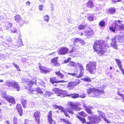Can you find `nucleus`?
<instances>
[{"label":"nucleus","mask_w":124,"mask_h":124,"mask_svg":"<svg viewBox=\"0 0 124 124\" xmlns=\"http://www.w3.org/2000/svg\"><path fill=\"white\" fill-rule=\"evenodd\" d=\"M79 94H73L71 95V97L73 98H76L78 97L79 96Z\"/></svg>","instance_id":"39"},{"label":"nucleus","mask_w":124,"mask_h":124,"mask_svg":"<svg viewBox=\"0 0 124 124\" xmlns=\"http://www.w3.org/2000/svg\"><path fill=\"white\" fill-rule=\"evenodd\" d=\"M19 121H18V122H16V123H14V124H21L20 123H19Z\"/></svg>","instance_id":"60"},{"label":"nucleus","mask_w":124,"mask_h":124,"mask_svg":"<svg viewBox=\"0 0 124 124\" xmlns=\"http://www.w3.org/2000/svg\"><path fill=\"white\" fill-rule=\"evenodd\" d=\"M4 17L2 15H0V21L3 19Z\"/></svg>","instance_id":"58"},{"label":"nucleus","mask_w":124,"mask_h":124,"mask_svg":"<svg viewBox=\"0 0 124 124\" xmlns=\"http://www.w3.org/2000/svg\"><path fill=\"white\" fill-rule=\"evenodd\" d=\"M21 103L23 107L24 108H26L27 107V105L28 104V101L23 100L22 101Z\"/></svg>","instance_id":"24"},{"label":"nucleus","mask_w":124,"mask_h":124,"mask_svg":"<svg viewBox=\"0 0 124 124\" xmlns=\"http://www.w3.org/2000/svg\"><path fill=\"white\" fill-rule=\"evenodd\" d=\"M80 41V42L79 43H81L83 45H84V42L83 40L81 39Z\"/></svg>","instance_id":"56"},{"label":"nucleus","mask_w":124,"mask_h":124,"mask_svg":"<svg viewBox=\"0 0 124 124\" xmlns=\"http://www.w3.org/2000/svg\"><path fill=\"white\" fill-rule=\"evenodd\" d=\"M87 7L92 8L93 6V3L91 0H89L87 3Z\"/></svg>","instance_id":"25"},{"label":"nucleus","mask_w":124,"mask_h":124,"mask_svg":"<svg viewBox=\"0 0 124 124\" xmlns=\"http://www.w3.org/2000/svg\"><path fill=\"white\" fill-rule=\"evenodd\" d=\"M50 81L54 85V86H56L57 85L54 84L55 83H64L66 82L67 81H65L64 80H61L58 81L56 80V77H52L50 78Z\"/></svg>","instance_id":"10"},{"label":"nucleus","mask_w":124,"mask_h":124,"mask_svg":"<svg viewBox=\"0 0 124 124\" xmlns=\"http://www.w3.org/2000/svg\"><path fill=\"white\" fill-rule=\"evenodd\" d=\"M103 119L107 123H111V121H109V120L107 119L106 118H104Z\"/></svg>","instance_id":"50"},{"label":"nucleus","mask_w":124,"mask_h":124,"mask_svg":"<svg viewBox=\"0 0 124 124\" xmlns=\"http://www.w3.org/2000/svg\"><path fill=\"white\" fill-rule=\"evenodd\" d=\"M22 82L23 83H26L28 86L29 92V93L33 94L32 96L34 98H37L38 96V93L40 94H43L44 92L42 91L39 88H36L34 89H30L32 87L33 85H35L36 83V78H34L32 80L29 81V80L26 79H22ZM27 86H25V87Z\"/></svg>","instance_id":"1"},{"label":"nucleus","mask_w":124,"mask_h":124,"mask_svg":"<svg viewBox=\"0 0 124 124\" xmlns=\"http://www.w3.org/2000/svg\"><path fill=\"white\" fill-rule=\"evenodd\" d=\"M77 63L79 67L80 70V73L78 77L81 78L83 76V72L84 71V70L83 66L81 64H79L78 62H77Z\"/></svg>","instance_id":"16"},{"label":"nucleus","mask_w":124,"mask_h":124,"mask_svg":"<svg viewBox=\"0 0 124 124\" xmlns=\"http://www.w3.org/2000/svg\"><path fill=\"white\" fill-rule=\"evenodd\" d=\"M79 120L82 122V123H85L86 122V120L84 118L81 117Z\"/></svg>","instance_id":"46"},{"label":"nucleus","mask_w":124,"mask_h":124,"mask_svg":"<svg viewBox=\"0 0 124 124\" xmlns=\"http://www.w3.org/2000/svg\"><path fill=\"white\" fill-rule=\"evenodd\" d=\"M70 105L71 108L74 110H79L81 109L80 108L78 107L77 105L75 104L73 102H70Z\"/></svg>","instance_id":"14"},{"label":"nucleus","mask_w":124,"mask_h":124,"mask_svg":"<svg viewBox=\"0 0 124 124\" xmlns=\"http://www.w3.org/2000/svg\"><path fill=\"white\" fill-rule=\"evenodd\" d=\"M87 86L89 88L87 89V92L90 97L99 98L101 95L104 92V90L102 89L99 90L94 88L90 84L87 85Z\"/></svg>","instance_id":"3"},{"label":"nucleus","mask_w":124,"mask_h":124,"mask_svg":"<svg viewBox=\"0 0 124 124\" xmlns=\"http://www.w3.org/2000/svg\"><path fill=\"white\" fill-rule=\"evenodd\" d=\"M68 52V49L66 47L61 48L59 50V53L62 54H65L67 53Z\"/></svg>","instance_id":"17"},{"label":"nucleus","mask_w":124,"mask_h":124,"mask_svg":"<svg viewBox=\"0 0 124 124\" xmlns=\"http://www.w3.org/2000/svg\"><path fill=\"white\" fill-rule=\"evenodd\" d=\"M99 114L100 116L102 117V118H103V119L104 118L105 116L104 115L102 112L101 111H99Z\"/></svg>","instance_id":"42"},{"label":"nucleus","mask_w":124,"mask_h":124,"mask_svg":"<svg viewBox=\"0 0 124 124\" xmlns=\"http://www.w3.org/2000/svg\"><path fill=\"white\" fill-rule=\"evenodd\" d=\"M80 96L82 98H83L85 97V95H80Z\"/></svg>","instance_id":"62"},{"label":"nucleus","mask_w":124,"mask_h":124,"mask_svg":"<svg viewBox=\"0 0 124 124\" xmlns=\"http://www.w3.org/2000/svg\"><path fill=\"white\" fill-rule=\"evenodd\" d=\"M121 21L118 20L112 24V25L109 28V29L114 32L119 30L122 31L124 28V26L123 24H121Z\"/></svg>","instance_id":"4"},{"label":"nucleus","mask_w":124,"mask_h":124,"mask_svg":"<svg viewBox=\"0 0 124 124\" xmlns=\"http://www.w3.org/2000/svg\"><path fill=\"white\" fill-rule=\"evenodd\" d=\"M88 118L90 122L95 124L99 123L101 121L100 117L96 115L88 117Z\"/></svg>","instance_id":"8"},{"label":"nucleus","mask_w":124,"mask_h":124,"mask_svg":"<svg viewBox=\"0 0 124 124\" xmlns=\"http://www.w3.org/2000/svg\"><path fill=\"white\" fill-rule=\"evenodd\" d=\"M52 111H50L48 113V120L49 124H55V122L53 120L52 117Z\"/></svg>","instance_id":"15"},{"label":"nucleus","mask_w":124,"mask_h":124,"mask_svg":"<svg viewBox=\"0 0 124 124\" xmlns=\"http://www.w3.org/2000/svg\"><path fill=\"white\" fill-rule=\"evenodd\" d=\"M70 65L73 67L76 66H77V64L76 63L72 61H70Z\"/></svg>","instance_id":"40"},{"label":"nucleus","mask_w":124,"mask_h":124,"mask_svg":"<svg viewBox=\"0 0 124 124\" xmlns=\"http://www.w3.org/2000/svg\"><path fill=\"white\" fill-rule=\"evenodd\" d=\"M43 7L42 5H40L39 7V8L40 10H42L43 9Z\"/></svg>","instance_id":"53"},{"label":"nucleus","mask_w":124,"mask_h":124,"mask_svg":"<svg viewBox=\"0 0 124 124\" xmlns=\"http://www.w3.org/2000/svg\"><path fill=\"white\" fill-rule=\"evenodd\" d=\"M79 84V82H73L71 81L69 83V84L67 86V87L69 89H71L74 88L76 85Z\"/></svg>","instance_id":"13"},{"label":"nucleus","mask_w":124,"mask_h":124,"mask_svg":"<svg viewBox=\"0 0 124 124\" xmlns=\"http://www.w3.org/2000/svg\"><path fill=\"white\" fill-rule=\"evenodd\" d=\"M5 57V56L4 54H0V59H3Z\"/></svg>","instance_id":"51"},{"label":"nucleus","mask_w":124,"mask_h":124,"mask_svg":"<svg viewBox=\"0 0 124 124\" xmlns=\"http://www.w3.org/2000/svg\"><path fill=\"white\" fill-rule=\"evenodd\" d=\"M87 27L86 25H83V24H80L78 26V28L80 29H83L86 28Z\"/></svg>","instance_id":"30"},{"label":"nucleus","mask_w":124,"mask_h":124,"mask_svg":"<svg viewBox=\"0 0 124 124\" xmlns=\"http://www.w3.org/2000/svg\"><path fill=\"white\" fill-rule=\"evenodd\" d=\"M17 31V30L15 28H13L11 29V32L12 33H15Z\"/></svg>","instance_id":"49"},{"label":"nucleus","mask_w":124,"mask_h":124,"mask_svg":"<svg viewBox=\"0 0 124 124\" xmlns=\"http://www.w3.org/2000/svg\"><path fill=\"white\" fill-rule=\"evenodd\" d=\"M85 109L88 113H91V111L90 108H86Z\"/></svg>","instance_id":"47"},{"label":"nucleus","mask_w":124,"mask_h":124,"mask_svg":"<svg viewBox=\"0 0 124 124\" xmlns=\"http://www.w3.org/2000/svg\"><path fill=\"white\" fill-rule=\"evenodd\" d=\"M43 18L44 20L48 22L50 19V17L49 16L47 15L44 16Z\"/></svg>","instance_id":"34"},{"label":"nucleus","mask_w":124,"mask_h":124,"mask_svg":"<svg viewBox=\"0 0 124 124\" xmlns=\"http://www.w3.org/2000/svg\"><path fill=\"white\" fill-rule=\"evenodd\" d=\"M108 47V45L105 44L104 41L101 40L95 41L93 46L94 51L101 56L106 52L107 49Z\"/></svg>","instance_id":"2"},{"label":"nucleus","mask_w":124,"mask_h":124,"mask_svg":"<svg viewBox=\"0 0 124 124\" xmlns=\"http://www.w3.org/2000/svg\"><path fill=\"white\" fill-rule=\"evenodd\" d=\"M83 80L85 81L90 82L91 81V80L89 78H83Z\"/></svg>","instance_id":"43"},{"label":"nucleus","mask_w":124,"mask_h":124,"mask_svg":"<svg viewBox=\"0 0 124 124\" xmlns=\"http://www.w3.org/2000/svg\"><path fill=\"white\" fill-rule=\"evenodd\" d=\"M60 120H61L62 122L66 124H71L69 122V121H66V119L62 118L60 119Z\"/></svg>","instance_id":"37"},{"label":"nucleus","mask_w":124,"mask_h":124,"mask_svg":"<svg viewBox=\"0 0 124 124\" xmlns=\"http://www.w3.org/2000/svg\"><path fill=\"white\" fill-rule=\"evenodd\" d=\"M85 33L87 36H90L93 34V31L91 29L85 31Z\"/></svg>","instance_id":"19"},{"label":"nucleus","mask_w":124,"mask_h":124,"mask_svg":"<svg viewBox=\"0 0 124 124\" xmlns=\"http://www.w3.org/2000/svg\"><path fill=\"white\" fill-rule=\"evenodd\" d=\"M64 114H65V116L67 117H69L68 116V115L67 113L66 112H64Z\"/></svg>","instance_id":"61"},{"label":"nucleus","mask_w":124,"mask_h":124,"mask_svg":"<svg viewBox=\"0 0 124 124\" xmlns=\"http://www.w3.org/2000/svg\"><path fill=\"white\" fill-rule=\"evenodd\" d=\"M53 90L54 93L57 94V96H59L61 97H62L66 96L65 93H66L65 91H62L59 89L55 88H54Z\"/></svg>","instance_id":"9"},{"label":"nucleus","mask_w":124,"mask_h":124,"mask_svg":"<svg viewBox=\"0 0 124 124\" xmlns=\"http://www.w3.org/2000/svg\"><path fill=\"white\" fill-rule=\"evenodd\" d=\"M43 94L45 95L48 96V97H49L52 94V93L49 91H46L45 92H44Z\"/></svg>","instance_id":"35"},{"label":"nucleus","mask_w":124,"mask_h":124,"mask_svg":"<svg viewBox=\"0 0 124 124\" xmlns=\"http://www.w3.org/2000/svg\"><path fill=\"white\" fill-rule=\"evenodd\" d=\"M5 27L7 30H8L9 28H10L12 27V24L9 22H7L5 23Z\"/></svg>","instance_id":"23"},{"label":"nucleus","mask_w":124,"mask_h":124,"mask_svg":"<svg viewBox=\"0 0 124 124\" xmlns=\"http://www.w3.org/2000/svg\"><path fill=\"white\" fill-rule=\"evenodd\" d=\"M6 39L8 41H11V39L9 36H8V37L6 38Z\"/></svg>","instance_id":"55"},{"label":"nucleus","mask_w":124,"mask_h":124,"mask_svg":"<svg viewBox=\"0 0 124 124\" xmlns=\"http://www.w3.org/2000/svg\"><path fill=\"white\" fill-rule=\"evenodd\" d=\"M19 39L18 40L17 42V46L18 47L22 46L23 45V42L21 39V36H19Z\"/></svg>","instance_id":"21"},{"label":"nucleus","mask_w":124,"mask_h":124,"mask_svg":"<svg viewBox=\"0 0 124 124\" xmlns=\"http://www.w3.org/2000/svg\"><path fill=\"white\" fill-rule=\"evenodd\" d=\"M39 82H38V84L44 87H45V85L44 82L41 80H39Z\"/></svg>","instance_id":"33"},{"label":"nucleus","mask_w":124,"mask_h":124,"mask_svg":"<svg viewBox=\"0 0 124 124\" xmlns=\"http://www.w3.org/2000/svg\"><path fill=\"white\" fill-rule=\"evenodd\" d=\"M12 64L17 69H19L18 66L16 64L14 63H13Z\"/></svg>","instance_id":"52"},{"label":"nucleus","mask_w":124,"mask_h":124,"mask_svg":"<svg viewBox=\"0 0 124 124\" xmlns=\"http://www.w3.org/2000/svg\"><path fill=\"white\" fill-rule=\"evenodd\" d=\"M68 112L69 113H71V114H73V111L70 110H68Z\"/></svg>","instance_id":"57"},{"label":"nucleus","mask_w":124,"mask_h":124,"mask_svg":"<svg viewBox=\"0 0 124 124\" xmlns=\"http://www.w3.org/2000/svg\"><path fill=\"white\" fill-rule=\"evenodd\" d=\"M116 9L114 7H111L108 10L109 14L112 15L114 14L116 12Z\"/></svg>","instance_id":"20"},{"label":"nucleus","mask_w":124,"mask_h":124,"mask_svg":"<svg viewBox=\"0 0 124 124\" xmlns=\"http://www.w3.org/2000/svg\"><path fill=\"white\" fill-rule=\"evenodd\" d=\"M93 19V17L92 16H90L87 18V19L89 21H92Z\"/></svg>","instance_id":"45"},{"label":"nucleus","mask_w":124,"mask_h":124,"mask_svg":"<svg viewBox=\"0 0 124 124\" xmlns=\"http://www.w3.org/2000/svg\"><path fill=\"white\" fill-rule=\"evenodd\" d=\"M63 74L65 73L66 74V75H67V74H70V75H71L72 76H76L77 75L75 73H66V72H65V71H63Z\"/></svg>","instance_id":"41"},{"label":"nucleus","mask_w":124,"mask_h":124,"mask_svg":"<svg viewBox=\"0 0 124 124\" xmlns=\"http://www.w3.org/2000/svg\"><path fill=\"white\" fill-rule=\"evenodd\" d=\"M69 61H68V60L67 59V60H65L64 61V62L65 63H67Z\"/></svg>","instance_id":"63"},{"label":"nucleus","mask_w":124,"mask_h":124,"mask_svg":"<svg viewBox=\"0 0 124 124\" xmlns=\"http://www.w3.org/2000/svg\"><path fill=\"white\" fill-rule=\"evenodd\" d=\"M13 121V123H16V122H17V118L15 117H14Z\"/></svg>","instance_id":"54"},{"label":"nucleus","mask_w":124,"mask_h":124,"mask_svg":"<svg viewBox=\"0 0 124 124\" xmlns=\"http://www.w3.org/2000/svg\"><path fill=\"white\" fill-rule=\"evenodd\" d=\"M78 113L79 115L83 116L85 117L86 116V114H85L83 111H82L81 112L79 113Z\"/></svg>","instance_id":"48"},{"label":"nucleus","mask_w":124,"mask_h":124,"mask_svg":"<svg viewBox=\"0 0 124 124\" xmlns=\"http://www.w3.org/2000/svg\"><path fill=\"white\" fill-rule=\"evenodd\" d=\"M51 61L53 63L52 65L53 66H57L59 64L57 63V59L56 58H54L52 59Z\"/></svg>","instance_id":"27"},{"label":"nucleus","mask_w":124,"mask_h":124,"mask_svg":"<svg viewBox=\"0 0 124 124\" xmlns=\"http://www.w3.org/2000/svg\"><path fill=\"white\" fill-rule=\"evenodd\" d=\"M96 63L95 62H90L86 66V70L91 74L94 73L95 71Z\"/></svg>","instance_id":"6"},{"label":"nucleus","mask_w":124,"mask_h":124,"mask_svg":"<svg viewBox=\"0 0 124 124\" xmlns=\"http://www.w3.org/2000/svg\"><path fill=\"white\" fill-rule=\"evenodd\" d=\"M40 69L43 72L46 73L48 72L46 68L45 67L43 66L41 67L40 68Z\"/></svg>","instance_id":"32"},{"label":"nucleus","mask_w":124,"mask_h":124,"mask_svg":"<svg viewBox=\"0 0 124 124\" xmlns=\"http://www.w3.org/2000/svg\"><path fill=\"white\" fill-rule=\"evenodd\" d=\"M39 1L41 3H43L45 2V0H39Z\"/></svg>","instance_id":"59"},{"label":"nucleus","mask_w":124,"mask_h":124,"mask_svg":"<svg viewBox=\"0 0 124 124\" xmlns=\"http://www.w3.org/2000/svg\"><path fill=\"white\" fill-rule=\"evenodd\" d=\"M55 74L58 76L60 77L61 79H63L64 76V75L62 74L60 72V71L58 72H55Z\"/></svg>","instance_id":"26"},{"label":"nucleus","mask_w":124,"mask_h":124,"mask_svg":"<svg viewBox=\"0 0 124 124\" xmlns=\"http://www.w3.org/2000/svg\"><path fill=\"white\" fill-rule=\"evenodd\" d=\"M6 123L7 124H9L10 123L9 121H6Z\"/></svg>","instance_id":"64"},{"label":"nucleus","mask_w":124,"mask_h":124,"mask_svg":"<svg viewBox=\"0 0 124 124\" xmlns=\"http://www.w3.org/2000/svg\"><path fill=\"white\" fill-rule=\"evenodd\" d=\"M112 42L111 43V46L115 49H117L116 43L118 41L120 42H124V33L122 36L120 35L116 36L112 39Z\"/></svg>","instance_id":"5"},{"label":"nucleus","mask_w":124,"mask_h":124,"mask_svg":"<svg viewBox=\"0 0 124 124\" xmlns=\"http://www.w3.org/2000/svg\"><path fill=\"white\" fill-rule=\"evenodd\" d=\"M116 61L117 65L120 70L122 68V62L120 60L118 59H116Z\"/></svg>","instance_id":"22"},{"label":"nucleus","mask_w":124,"mask_h":124,"mask_svg":"<svg viewBox=\"0 0 124 124\" xmlns=\"http://www.w3.org/2000/svg\"><path fill=\"white\" fill-rule=\"evenodd\" d=\"M105 22L104 21H102L100 22L99 25L100 26L104 27L105 26Z\"/></svg>","instance_id":"36"},{"label":"nucleus","mask_w":124,"mask_h":124,"mask_svg":"<svg viewBox=\"0 0 124 124\" xmlns=\"http://www.w3.org/2000/svg\"><path fill=\"white\" fill-rule=\"evenodd\" d=\"M40 112L39 111H37L34 112L33 116L35 118L36 121L38 124L40 123Z\"/></svg>","instance_id":"11"},{"label":"nucleus","mask_w":124,"mask_h":124,"mask_svg":"<svg viewBox=\"0 0 124 124\" xmlns=\"http://www.w3.org/2000/svg\"><path fill=\"white\" fill-rule=\"evenodd\" d=\"M117 93V94L122 97L124 101V94H122L118 91Z\"/></svg>","instance_id":"44"},{"label":"nucleus","mask_w":124,"mask_h":124,"mask_svg":"<svg viewBox=\"0 0 124 124\" xmlns=\"http://www.w3.org/2000/svg\"><path fill=\"white\" fill-rule=\"evenodd\" d=\"M80 38H77L76 39L74 42V44L75 45H77V44L79 43L80 42Z\"/></svg>","instance_id":"31"},{"label":"nucleus","mask_w":124,"mask_h":124,"mask_svg":"<svg viewBox=\"0 0 124 124\" xmlns=\"http://www.w3.org/2000/svg\"><path fill=\"white\" fill-rule=\"evenodd\" d=\"M102 8L101 5H99V6H97L95 10H100Z\"/></svg>","instance_id":"38"},{"label":"nucleus","mask_w":124,"mask_h":124,"mask_svg":"<svg viewBox=\"0 0 124 124\" xmlns=\"http://www.w3.org/2000/svg\"><path fill=\"white\" fill-rule=\"evenodd\" d=\"M54 107L55 108H58L59 109L61 110L62 112H64V108L62 106L55 105L54 106Z\"/></svg>","instance_id":"29"},{"label":"nucleus","mask_w":124,"mask_h":124,"mask_svg":"<svg viewBox=\"0 0 124 124\" xmlns=\"http://www.w3.org/2000/svg\"><path fill=\"white\" fill-rule=\"evenodd\" d=\"M4 97L9 103H11L12 104H14L15 103V100L13 97L10 96H7L6 95L4 96Z\"/></svg>","instance_id":"12"},{"label":"nucleus","mask_w":124,"mask_h":124,"mask_svg":"<svg viewBox=\"0 0 124 124\" xmlns=\"http://www.w3.org/2000/svg\"><path fill=\"white\" fill-rule=\"evenodd\" d=\"M16 108L18 112L20 114V115L21 116L22 113V110L21 105L18 104L17 105Z\"/></svg>","instance_id":"18"},{"label":"nucleus","mask_w":124,"mask_h":124,"mask_svg":"<svg viewBox=\"0 0 124 124\" xmlns=\"http://www.w3.org/2000/svg\"><path fill=\"white\" fill-rule=\"evenodd\" d=\"M15 20L17 22H19L21 19V17L20 16L18 15H17L15 16Z\"/></svg>","instance_id":"28"},{"label":"nucleus","mask_w":124,"mask_h":124,"mask_svg":"<svg viewBox=\"0 0 124 124\" xmlns=\"http://www.w3.org/2000/svg\"><path fill=\"white\" fill-rule=\"evenodd\" d=\"M5 85L9 87H11L19 91L20 90V87L18 83L14 80L12 81H6L5 83Z\"/></svg>","instance_id":"7"}]
</instances>
